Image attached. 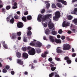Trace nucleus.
Wrapping results in <instances>:
<instances>
[{
	"instance_id": "1",
	"label": "nucleus",
	"mask_w": 77,
	"mask_h": 77,
	"mask_svg": "<svg viewBox=\"0 0 77 77\" xmlns=\"http://www.w3.org/2000/svg\"><path fill=\"white\" fill-rule=\"evenodd\" d=\"M55 16L53 17V19L54 20H55L56 21H58L59 18H60V12L57 11L55 13Z\"/></svg>"
},
{
	"instance_id": "2",
	"label": "nucleus",
	"mask_w": 77,
	"mask_h": 77,
	"mask_svg": "<svg viewBox=\"0 0 77 77\" xmlns=\"http://www.w3.org/2000/svg\"><path fill=\"white\" fill-rule=\"evenodd\" d=\"M71 48V46L68 44H64L63 45V50H69Z\"/></svg>"
},
{
	"instance_id": "3",
	"label": "nucleus",
	"mask_w": 77,
	"mask_h": 77,
	"mask_svg": "<svg viewBox=\"0 0 77 77\" xmlns=\"http://www.w3.org/2000/svg\"><path fill=\"white\" fill-rule=\"evenodd\" d=\"M36 53L35 50L34 48H32V49L28 51V54L30 56H33L35 55Z\"/></svg>"
},
{
	"instance_id": "4",
	"label": "nucleus",
	"mask_w": 77,
	"mask_h": 77,
	"mask_svg": "<svg viewBox=\"0 0 77 77\" xmlns=\"http://www.w3.org/2000/svg\"><path fill=\"white\" fill-rule=\"evenodd\" d=\"M69 24H70L69 23L64 21L63 23L62 26L63 27H67V26H69Z\"/></svg>"
},
{
	"instance_id": "5",
	"label": "nucleus",
	"mask_w": 77,
	"mask_h": 77,
	"mask_svg": "<svg viewBox=\"0 0 77 77\" xmlns=\"http://www.w3.org/2000/svg\"><path fill=\"white\" fill-rule=\"evenodd\" d=\"M27 29L28 30L27 31V35L31 36V35H32V32L31 31L32 30V27H29L27 28Z\"/></svg>"
},
{
	"instance_id": "6",
	"label": "nucleus",
	"mask_w": 77,
	"mask_h": 77,
	"mask_svg": "<svg viewBox=\"0 0 77 77\" xmlns=\"http://www.w3.org/2000/svg\"><path fill=\"white\" fill-rule=\"evenodd\" d=\"M17 26L18 28H22L24 26V24L23 23L19 22L17 23Z\"/></svg>"
},
{
	"instance_id": "7",
	"label": "nucleus",
	"mask_w": 77,
	"mask_h": 77,
	"mask_svg": "<svg viewBox=\"0 0 77 77\" xmlns=\"http://www.w3.org/2000/svg\"><path fill=\"white\" fill-rule=\"evenodd\" d=\"M23 58L24 59H27L28 57H29V54L26 52H24L23 53Z\"/></svg>"
},
{
	"instance_id": "8",
	"label": "nucleus",
	"mask_w": 77,
	"mask_h": 77,
	"mask_svg": "<svg viewBox=\"0 0 77 77\" xmlns=\"http://www.w3.org/2000/svg\"><path fill=\"white\" fill-rule=\"evenodd\" d=\"M49 38H50V41L52 42H54V41H55V40H54V39L55 38H54V36H49Z\"/></svg>"
},
{
	"instance_id": "9",
	"label": "nucleus",
	"mask_w": 77,
	"mask_h": 77,
	"mask_svg": "<svg viewBox=\"0 0 77 77\" xmlns=\"http://www.w3.org/2000/svg\"><path fill=\"white\" fill-rule=\"evenodd\" d=\"M48 26L49 29H53V27H54V24H53V23H50L48 24Z\"/></svg>"
},
{
	"instance_id": "10",
	"label": "nucleus",
	"mask_w": 77,
	"mask_h": 77,
	"mask_svg": "<svg viewBox=\"0 0 77 77\" xmlns=\"http://www.w3.org/2000/svg\"><path fill=\"white\" fill-rule=\"evenodd\" d=\"M42 18V15H38L37 18V20L38 22H41Z\"/></svg>"
},
{
	"instance_id": "11",
	"label": "nucleus",
	"mask_w": 77,
	"mask_h": 77,
	"mask_svg": "<svg viewBox=\"0 0 77 77\" xmlns=\"http://www.w3.org/2000/svg\"><path fill=\"white\" fill-rule=\"evenodd\" d=\"M60 47H58L57 48V49H56L57 50V53H62L63 51H62L60 49Z\"/></svg>"
},
{
	"instance_id": "12",
	"label": "nucleus",
	"mask_w": 77,
	"mask_h": 77,
	"mask_svg": "<svg viewBox=\"0 0 77 77\" xmlns=\"http://www.w3.org/2000/svg\"><path fill=\"white\" fill-rule=\"evenodd\" d=\"M17 35L16 34L13 33L12 35V38L13 39H16Z\"/></svg>"
},
{
	"instance_id": "13",
	"label": "nucleus",
	"mask_w": 77,
	"mask_h": 77,
	"mask_svg": "<svg viewBox=\"0 0 77 77\" xmlns=\"http://www.w3.org/2000/svg\"><path fill=\"white\" fill-rule=\"evenodd\" d=\"M55 41L56 43H58V44H61V43H62V41L60 39H55Z\"/></svg>"
},
{
	"instance_id": "14",
	"label": "nucleus",
	"mask_w": 77,
	"mask_h": 77,
	"mask_svg": "<svg viewBox=\"0 0 77 77\" xmlns=\"http://www.w3.org/2000/svg\"><path fill=\"white\" fill-rule=\"evenodd\" d=\"M17 63H18L19 65H23V61H22L21 60H18Z\"/></svg>"
},
{
	"instance_id": "15",
	"label": "nucleus",
	"mask_w": 77,
	"mask_h": 77,
	"mask_svg": "<svg viewBox=\"0 0 77 77\" xmlns=\"http://www.w3.org/2000/svg\"><path fill=\"white\" fill-rule=\"evenodd\" d=\"M22 21H24V22H27V18L25 16H23L22 18Z\"/></svg>"
},
{
	"instance_id": "16",
	"label": "nucleus",
	"mask_w": 77,
	"mask_h": 77,
	"mask_svg": "<svg viewBox=\"0 0 77 77\" xmlns=\"http://www.w3.org/2000/svg\"><path fill=\"white\" fill-rule=\"evenodd\" d=\"M45 33L46 35H49L50 33V31L49 29H47L45 30Z\"/></svg>"
},
{
	"instance_id": "17",
	"label": "nucleus",
	"mask_w": 77,
	"mask_h": 77,
	"mask_svg": "<svg viewBox=\"0 0 77 77\" xmlns=\"http://www.w3.org/2000/svg\"><path fill=\"white\" fill-rule=\"evenodd\" d=\"M51 34L53 35H57V32L56 31H52L51 32Z\"/></svg>"
},
{
	"instance_id": "18",
	"label": "nucleus",
	"mask_w": 77,
	"mask_h": 77,
	"mask_svg": "<svg viewBox=\"0 0 77 77\" xmlns=\"http://www.w3.org/2000/svg\"><path fill=\"white\" fill-rule=\"evenodd\" d=\"M35 50L37 51V53H40L41 52V50L40 48H36Z\"/></svg>"
},
{
	"instance_id": "19",
	"label": "nucleus",
	"mask_w": 77,
	"mask_h": 77,
	"mask_svg": "<svg viewBox=\"0 0 77 77\" xmlns=\"http://www.w3.org/2000/svg\"><path fill=\"white\" fill-rule=\"evenodd\" d=\"M14 21H15V20L14 19V17H12V18L10 20V23H11V24H14Z\"/></svg>"
},
{
	"instance_id": "20",
	"label": "nucleus",
	"mask_w": 77,
	"mask_h": 77,
	"mask_svg": "<svg viewBox=\"0 0 77 77\" xmlns=\"http://www.w3.org/2000/svg\"><path fill=\"white\" fill-rule=\"evenodd\" d=\"M21 53H20V52H17V53L16 56H17V57L18 58H20L21 57Z\"/></svg>"
},
{
	"instance_id": "21",
	"label": "nucleus",
	"mask_w": 77,
	"mask_h": 77,
	"mask_svg": "<svg viewBox=\"0 0 77 77\" xmlns=\"http://www.w3.org/2000/svg\"><path fill=\"white\" fill-rule=\"evenodd\" d=\"M37 45L38 47H41V46H42V43L39 42H37Z\"/></svg>"
},
{
	"instance_id": "22",
	"label": "nucleus",
	"mask_w": 77,
	"mask_h": 77,
	"mask_svg": "<svg viewBox=\"0 0 77 77\" xmlns=\"http://www.w3.org/2000/svg\"><path fill=\"white\" fill-rule=\"evenodd\" d=\"M36 40H34V41H32V42H31L30 44V45H31V46H35V43H33L34 42H35V41H36Z\"/></svg>"
},
{
	"instance_id": "23",
	"label": "nucleus",
	"mask_w": 77,
	"mask_h": 77,
	"mask_svg": "<svg viewBox=\"0 0 77 77\" xmlns=\"http://www.w3.org/2000/svg\"><path fill=\"white\" fill-rule=\"evenodd\" d=\"M27 20H31L32 19V17L30 15L28 16L27 17Z\"/></svg>"
},
{
	"instance_id": "24",
	"label": "nucleus",
	"mask_w": 77,
	"mask_h": 77,
	"mask_svg": "<svg viewBox=\"0 0 77 77\" xmlns=\"http://www.w3.org/2000/svg\"><path fill=\"white\" fill-rule=\"evenodd\" d=\"M12 16V14L10 15L8 17L6 18L7 20L8 21H9L10 20V18H11V17Z\"/></svg>"
},
{
	"instance_id": "25",
	"label": "nucleus",
	"mask_w": 77,
	"mask_h": 77,
	"mask_svg": "<svg viewBox=\"0 0 77 77\" xmlns=\"http://www.w3.org/2000/svg\"><path fill=\"white\" fill-rule=\"evenodd\" d=\"M45 16L46 17V19H48V18H49V17L51 18V14H47L45 15Z\"/></svg>"
},
{
	"instance_id": "26",
	"label": "nucleus",
	"mask_w": 77,
	"mask_h": 77,
	"mask_svg": "<svg viewBox=\"0 0 77 77\" xmlns=\"http://www.w3.org/2000/svg\"><path fill=\"white\" fill-rule=\"evenodd\" d=\"M72 21L75 25H77V19H74Z\"/></svg>"
},
{
	"instance_id": "27",
	"label": "nucleus",
	"mask_w": 77,
	"mask_h": 77,
	"mask_svg": "<svg viewBox=\"0 0 77 77\" xmlns=\"http://www.w3.org/2000/svg\"><path fill=\"white\" fill-rule=\"evenodd\" d=\"M5 9L6 10H9L11 9V6L7 5L5 8Z\"/></svg>"
},
{
	"instance_id": "28",
	"label": "nucleus",
	"mask_w": 77,
	"mask_h": 77,
	"mask_svg": "<svg viewBox=\"0 0 77 77\" xmlns=\"http://www.w3.org/2000/svg\"><path fill=\"white\" fill-rule=\"evenodd\" d=\"M23 41L25 42H27V37H25L23 39Z\"/></svg>"
},
{
	"instance_id": "29",
	"label": "nucleus",
	"mask_w": 77,
	"mask_h": 77,
	"mask_svg": "<svg viewBox=\"0 0 77 77\" xmlns=\"http://www.w3.org/2000/svg\"><path fill=\"white\" fill-rule=\"evenodd\" d=\"M73 12L74 13V14L75 15H77V8H75L74 9Z\"/></svg>"
},
{
	"instance_id": "30",
	"label": "nucleus",
	"mask_w": 77,
	"mask_h": 77,
	"mask_svg": "<svg viewBox=\"0 0 77 77\" xmlns=\"http://www.w3.org/2000/svg\"><path fill=\"white\" fill-rule=\"evenodd\" d=\"M66 62L68 64H71V60L69 59L66 60Z\"/></svg>"
},
{
	"instance_id": "31",
	"label": "nucleus",
	"mask_w": 77,
	"mask_h": 77,
	"mask_svg": "<svg viewBox=\"0 0 77 77\" xmlns=\"http://www.w3.org/2000/svg\"><path fill=\"white\" fill-rule=\"evenodd\" d=\"M61 3L63 4H64V5H66V4H67V2L65 1L62 0Z\"/></svg>"
},
{
	"instance_id": "32",
	"label": "nucleus",
	"mask_w": 77,
	"mask_h": 77,
	"mask_svg": "<svg viewBox=\"0 0 77 77\" xmlns=\"http://www.w3.org/2000/svg\"><path fill=\"white\" fill-rule=\"evenodd\" d=\"M57 6H58V8H62V5H61V4L59 3H57Z\"/></svg>"
},
{
	"instance_id": "33",
	"label": "nucleus",
	"mask_w": 77,
	"mask_h": 77,
	"mask_svg": "<svg viewBox=\"0 0 77 77\" xmlns=\"http://www.w3.org/2000/svg\"><path fill=\"white\" fill-rule=\"evenodd\" d=\"M14 18L16 20H18L19 19V16H18V15L16 14L14 16Z\"/></svg>"
},
{
	"instance_id": "34",
	"label": "nucleus",
	"mask_w": 77,
	"mask_h": 77,
	"mask_svg": "<svg viewBox=\"0 0 77 77\" xmlns=\"http://www.w3.org/2000/svg\"><path fill=\"white\" fill-rule=\"evenodd\" d=\"M67 18L69 20H72V18H73V17L71 16H69Z\"/></svg>"
},
{
	"instance_id": "35",
	"label": "nucleus",
	"mask_w": 77,
	"mask_h": 77,
	"mask_svg": "<svg viewBox=\"0 0 77 77\" xmlns=\"http://www.w3.org/2000/svg\"><path fill=\"white\" fill-rule=\"evenodd\" d=\"M22 49L23 51H26V50H27V48L26 47H25L22 48Z\"/></svg>"
},
{
	"instance_id": "36",
	"label": "nucleus",
	"mask_w": 77,
	"mask_h": 77,
	"mask_svg": "<svg viewBox=\"0 0 77 77\" xmlns=\"http://www.w3.org/2000/svg\"><path fill=\"white\" fill-rule=\"evenodd\" d=\"M63 32V31H62V30L60 29L59 30H58V33L60 34H62Z\"/></svg>"
},
{
	"instance_id": "37",
	"label": "nucleus",
	"mask_w": 77,
	"mask_h": 77,
	"mask_svg": "<svg viewBox=\"0 0 77 77\" xmlns=\"http://www.w3.org/2000/svg\"><path fill=\"white\" fill-rule=\"evenodd\" d=\"M46 6L47 8L48 9L50 6V4L49 3H48L46 4Z\"/></svg>"
},
{
	"instance_id": "38",
	"label": "nucleus",
	"mask_w": 77,
	"mask_h": 77,
	"mask_svg": "<svg viewBox=\"0 0 77 77\" xmlns=\"http://www.w3.org/2000/svg\"><path fill=\"white\" fill-rule=\"evenodd\" d=\"M2 72L4 73H6V72H7V70H6V68H4L3 69Z\"/></svg>"
},
{
	"instance_id": "39",
	"label": "nucleus",
	"mask_w": 77,
	"mask_h": 77,
	"mask_svg": "<svg viewBox=\"0 0 77 77\" xmlns=\"http://www.w3.org/2000/svg\"><path fill=\"white\" fill-rule=\"evenodd\" d=\"M61 39H62V40H64V39H65V36L64 35H62L61 37Z\"/></svg>"
},
{
	"instance_id": "40",
	"label": "nucleus",
	"mask_w": 77,
	"mask_h": 77,
	"mask_svg": "<svg viewBox=\"0 0 77 77\" xmlns=\"http://www.w3.org/2000/svg\"><path fill=\"white\" fill-rule=\"evenodd\" d=\"M21 32H18L17 33V35L18 36H21Z\"/></svg>"
},
{
	"instance_id": "41",
	"label": "nucleus",
	"mask_w": 77,
	"mask_h": 77,
	"mask_svg": "<svg viewBox=\"0 0 77 77\" xmlns=\"http://www.w3.org/2000/svg\"><path fill=\"white\" fill-rule=\"evenodd\" d=\"M52 8H56V5L54 4H52Z\"/></svg>"
},
{
	"instance_id": "42",
	"label": "nucleus",
	"mask_w": 77,
	"mask_h": 77,
	"mask_svg": "<svg viewBox=\"0 0 77 77\" xmlns=\"http://www.w3.org/2000/svg\"><path fill=\"white\" fill-rule=\"evenodd\" d=\"M46 55L45 54H42L41 57H46Z\"/></svg>"
},
{
	"instance_id": "43",
	"label": "nucleus",
	"mask_w": 77,
	"mask_h": 77,
	"mask_svg": "<svg viewBox=\"0 0 77 77\" xmlns=\"http://www.w3.org/2000/svg\"><path fill=\"white\" fill-rule=\"evenodd\" d=\"M69 57H65L64 58V60H69Z\"/></svg>"
},
{
	"instance_id": "44",
	"label": "nucleus",
	"mask_w": 77,
	"mask_h": 77,
	"mask_svg": "<svg viewBox=\"0 0 77 77\" xmlns=\"http://www.w3.org/2000/svg\"><path fill=\"white\" fill-rule=\"evenodd\" d=\"M2 12H4V13H5V12H6V9H5L4 8H2Z\"/></svg>"
},
{
	"instance_id": "45",
	"label": "nucleus",
	"mask_w": 77,
	"mask_h": 77,
	"mask_svg": "<svg viewBox=\"0 0 77 77\" xmlns=\"http://www.w3.org/2000/svg\"><path fill=\"white\" fill-rule=\"evenodd\" d=\"M47 23H44L43 26L44 27H47Z\"/></svg>"
},
{
	"instance_id": "46",
	"label": "nucleus",
	"mask_w": 77,
	"mask_h": 77,
	"mask_svg": "<svg viewBox=\"0 0 77 77\" xmlns=\"http://www.w3.org/2000/svg\"><path fill=\"white\" fill-rule=\"evenodd\" d=\"M53 74H54V73L53 72L51 73V74L49 75V76L50 77H52L53 75Z\"/></svg>"
},
{
	"instance_id": "47",
	"label": "nucleus",
	"mask_w": 77,
	"mask_h": 77,
	"mask_svg": "<svg viewBox=\"0 0 77 77\" xmlns=\"http://www.w3.org/2000/svg\"><path fill=\"white\" fill-rule=\"evenodd\" d=\"M5 68H6L5 69H6L8 70L9 69V68H10V67H9V66L7 65L5 66Z\"/></svg>"
},
{
	"instance_id": "48",
	"label": "nucleus",
	"mask_w": 77,
	"mask_h": 77,
	"mask_svg": "<svg viewBox=\"0 0 77 77\" xmlns=\"http://www.w3.org/2000/svg\"><path fill=\"white\" fill-rule=\"evenodd\" d=\"M45 9H42L41 11V14H43L45 12Z\"/></svg>"
},
{
	"instance_id": "49",
	"label": "nucleus",
	"mask_w": 77,
	"mask_h": 77,
	"mask_svg": "<svg viewBox=\"0 0 77 77\" xmlns=\"http://www.w3.org/2000/svg\"><path fill=\"white\" fill-rule=\"evenodd\" d=\"M4 47L6 49H7L8 48V46H7V45L6 44H4L3 45Z\"/></svg>"
},
{
	"instance_id": "50",
	"label": "nucleus",
	"mask_w": 77,
	"mask_h": 77,
	"mask_svg": "<svg viewBox=\"0 0 77 77\" xmlns=\"http://www.w3.org/2000/svg\"><path fill=\"white\" fill-rule=\"evenodd\" d=\"M55 69H56V67H52L51 68V70L52 71H54V70H55Z\"/></svg>"
},
{
	"instance_id": "51",
	"label": "nucleus",
	"mask_w": 77,
	"mask_h": 77,
	"mask_svg": "<svg viewBox=\"0 0 77 77\" xmlns=\"http://www.w3.org/2000/svg\"><path fill=\"white\" fill-rule=\"evenodd\" d=\"M46 19H47V18H46V17L45 16L43 17L42 18V20L43 21H45V20Z\"/></svg>"
},
{
	"instance_id": "52",
	"label": "nucleus",
	"mask_w": 77,
	"mask_h": 77,
	"mask_svg": "<svg viewBox=\"0 0 77 77\" xmlns=\"http://www.w3.org/2000/svg\"><path fill=\"white\" fill-rule=\"evenodd\" d=\"M17 6H13L12 9H17Z\"/></svg>"
},
{
	"instance_id": "53",
	"label": "nucleus",
	"mask_w": 77,
	"mask_h": 77,
	"mask_svg": "<svg viewBox=\"0 0 77 77\" xmlns=\"http://www.w3.org/2000/svg\"><path fill=\"white\" fill-rule=\"evenodd\" d=\"M27 50H29V51H30V50H32V48H31L30 47H28L27 48Z\"/></svg>"
},
{
	"instance_id": "54",
	"label": "nucleus",
	"mask_w": 77,
	"mask_h": 77,
	"mask_svg": "<svg viewBox=\"0 0 77 77\" xmlns=\"http://www.w3.org/2000/svg\"><path fill=\"white\" fill-rule=\"evenodd\" d=\"M48 60L49 62H52V60H53V59L51 57L49 58L48 59Z\"/></svg>"
},
{
	"instance_id": "55",
	"label": "nucleus",
	"mask_w": 77,
	"mask_h": 77,
	"mask_svg": "<svg viewBox=\"0 0 77 77\" xmlns=\"http://www.w3.org/2000/svg\"><path fill=\"white\" fill-rule=\"evenodd\" d=\"M76 56V54L75 53H73L72 54V57H74Z\"/></svg>"
},
{
	"instance_id": "56",
	"label": "nucleus",
	"mask_w": 77,
	"mask_h": 77,
	"mask_svg": "<svg viewBox=\"0 0 77 77\" xmlns=\"http://www.w3.org/2000/svg\"><path fill=\"white\" fill-rule=\"evenodd\" d=\"M28 14H29L28 11H26L24 13V15H27Z\"/></svg>"
},
{
	"instance_id": "57",
	"label": "nucleus",
	"mask_w": 77,
	"mask_h": 77,
	"mask_svg": "<svg viewBox=\"0 0 77 77\" xmlns=\"http://www.w3.org/2000/svg\"><path fill=\"white\" fill-rule=\"evenodd\" d=\"M13 5L14 6H17V2H14Z\"/></svg>"
},
{
	"instance_id": "58",
	"label": "nucleus",
	"mask_w": 77,
	"mask_h": 77,
	"mask_svg": "<svg viewBox=\"0 0 77 77\" xmlns=\"http://www.w3.org/2000/svg\"><path fill=\"white\" fill-rule=\"evenodd\" d=\"M76 2H77V0H72V3H73Z\"/></svg>"
},
{
	"instance_id": "59",
	"label": "nucleus",
	"mask_w": 77,
	"mask_h": 77,
	"mask_svg": "<svg viewBox=\"0 0 77 77\" xmlns=\"http://www.w3.org/2000/svg\"><path fill=\"white\" fill-rule=\"evenodd\" d=\"M16 0H13L12 2V5H13L14 3L15 2Z\"/></svg>"
},
{
	"instance_id": "60",
	"label": "nucleus",
	"mask_w": 77,
	"mask_h": 77,
	"mask_svg": "<svg viewBox=\"0 0 77 77\" xmlns=\"http://www.w3.org/2000/svg\"><path fill=\"white\" fill-rule=\"evenodd\" d=\"M47 48L48 49V48H50V47H51V46H50V45H48L47 46Z\"/></svg>"
},
{
	"instance_id": "61",
	"label": "nucleus",
	"mask_w": 77,
	"mask_h": 77,
	"mask_svg": "<svg viewBox=\"0 0 77 77\" xmlns=\"http://www.w3.org/2000/svg\"><path fill=\"white\" fill-rule=\"evenodd\" d=\"M43 39H44V40H45L46 41H47V38H46V36H44L43 38Z\"/></svg>"
},
{
	"instance_id": "62",
	"label": "nucleus",
	"mask_w": 77,
	"mask_h": 77,
	"mask_svg": "<svg viewBox=\"0 0 77 77\" xmlns=\"http://www.w3.org/2000/svg\"><path fill=\"white\" fill-rule=\"evenodd\" d=\"M57 38H61L60 35H57Z\"/></svg>"
},
{
	"instance_id": "63",
	"label": "nucleus",
	"mask_w": 77,
	"mask_h": 77,
	"mask_svg": "<svg viewBox=\"0 0 77 77\" xmlns=\"http://www.w3.org/2000/svg\"><path fill=\"white\" fill-rule=\"evenodd\" d=\"M71 30L74 33H75V29H72Z\"/></svg>"
},
{
	"instance_id": "64",
	"label": "nucleus",
	"mask_w": 77,
	"mask_h": 77,
	"mask_svg": "<svg viewBox=\"0 0 77 77\" xmlns=\"http://www.w3.org/2000/svg\"><path fill=\"white\" fill-rule=\"evenodd\" d=\"M11 73L12 75H14V74H15V72H14V71H11Z\"/></svg>"
}]
</instances>
